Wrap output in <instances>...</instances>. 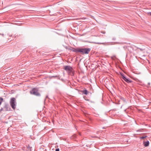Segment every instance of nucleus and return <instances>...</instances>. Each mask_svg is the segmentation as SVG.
<instances>
[{"instance_id":"obj_16","label":"nucleus","mask_w":151,"mask_h":151,"mask_svg":"<svg viewBox=\"0 0 151 151\" xmlns=\"http://www.w3.org/2000/svg\"><path fill=\"white\" fill-rule=\"evenodd\" d=\"M148 14L151 15V12L148 13Z\"/></svg>"},{"instance_id":"obj_19","label":"nucleus","mask_w":151,"mask_h":151,"mask_svg":"<svg viewBox=\"0 0 151 151\" xmlns=\"http://www.w3.org/2000/svg\"><path fill=\"white\" fill-rule=\"evenodd\" d=\"M148 85H150V83H148Z\"/></svg>"},{"instance_id":"obj_3","label":"nucleus","mask_w":151,"mask_h":151,"mask_svg":"<svg viewBox=\"0 0 151 151\" xmlns=\"http://www.w3.org/2000/svg\"><path fill=\"white\" fill-rule=\"evenodd\" d=\"M64 69L68 72L72 73L73 75H75L73 69L70 66H64Z\"/></svg>"},{"instance_id":"obj_13","label":"nucleus","mask_w":151,"mask_h":151,"mask_svg":"<svg viewBox=\"0 0 151 151\" xmlns=\"http://www.w3.org/2000/svg\"><path fill=\"white\" fill-rule=\"evenodd\" d=\"M55 151H59V148L56 149Z\"/></svg>"},{"instance_id":"obj_1","label":"nucleus","mask_w":151,"mask_h":151,"mask_svg":"<svg viewBox=\"0 0 151 151\" xmlns=\"http://www.w3.org/2000/svg\"><path fill=\"white\" fill-rule=\"evenodd\" d=\"M78 52H81L82 54H88L90 51L89 48H82L78 49L77 50Z\"/></svg>"},{"instance_id":"obj_5","label":"nucleus","mask_w":151,"mask_h":151,"mask_svg":"<svg viewBox=\"0 0 151 151\" xmlns=\"http://www.w3.org/2000/svg\"><path fill=\"white\" fill-rule=\"evenodd\" d=\"M126 76H122V78L128 83H131L132 81L131 80L127 78Z\"/></svg>"},{"instance_id":"obj_10","label":"nucleus","mask_w":151,"mask_h":151,"mask_svg":"<svg viewBox=\"0 0 151 151\" xmlns=\"http://www.w3.org/2000/svg\"><path fill=\"white\" fill-rule=\"evenodd\" d=\"M147 137V136H142V137H140V138L141 139H144L146 137Z\"/></svg>"},{"instance_id":"obj_9","label":"nucleus","mask_w":151,"mask_h":151,"mask_svg":"<svg viewBox=\"0 0 151 151\" xmlns=\"http://www.w3.org/2000/svg\"><path fill=\"white\" fill-rule=\"evenodd\" d=\"M119 73L121 76H124L125 75H128L126 73L123 72H120Z\"/></svg>"},{"instance_id":"obj_17","label":"nucleus","mask_w":151,"mask_h":151,"mask_svg":"<svg viewBox=\"0 0 151 151\" xmlns=\"http://www.w3.org/2000/svg\"><path fill=\"white\" fill-rule=\"evenodd\" d=\"M141 129H139L138 130H137V132H138V131H141Z\"/></svg>"},{"instance_id":"obj_14","label":"nucleus","mask_w":151,"mask_h":151,"mask_svg":"<svg viewBox=\"0 0 151 151\" xmlns=\"http://www.w3.org/2000/svg\"><path fill=\"white\" fill-rule=\"evenodd\" d=\"M78 49H75L74 50H73V51H74V52H78L76 50H77Z\"/></svg>"},{"instance_id":"obj_6","label":"nucleus","mask_w":151,"mask_h":151,"mask_svg":"<svg viewBox=\"0 0 151 151\" xmlns=\"http://www.w3.org/2000/svg\"><path fill=\"white\" fill-rule=\"evenodd\" d=\"M82 93L83 94L87 95L88 94L89 92H88L87 90L85 89L82 91Z\"/></svg>"},{"instance_id":"obj_18","label":"nucleus","mask_w":151,"mask_h":151,"mask_svg":"<svg viewBox=\"0 0 151 151\" xmlns=\"http://www.w3.org/2000/svg\"><path fill=\"white\" fill-rule=\"evenodd\" d=\"M57 76H52V77H57Z\"/></svg>"},{"instance_id":"obj_4","label":"nucleus","mask_w":151,"mask_h":151,"mask_svg":"<svg viewBox=\"0 0 151 151\" xmlns=\"http://www.w3.org/2000/svg\"><path fill=\"white\" fill-rule=\"evenodd\" d=\"M30 93L31 94L37 96H39L40 95V93L38 92V90L37 88H33L30 91Z\"/></svg>"},{"instance_id":"obj_12","label":"nucleus","mask_w":151,"mask_h":151,"mask_svg":"<svg viewBox=\"0 0 151 151\" xmlns=\"http://www.w3.org/2000/svg\"><path fill=\"white\" fill-rule=\"evenodd\" d=\"M28 151H31V149L30 147H28Z\"/></svg>"},{"instance_id":"obj_7","label":"nucleus","mask_w":151,"mask_h":151,"mask_svg":"<svg viewBox=\"0 0 151 151\" xmlns=\"http://www.w3.org/2000/svg\"><path fill=\"white\" fill-rule=\"evenodd\" d=\"M144 145L145 147H147L149 146V141H147L144 142Z\"/></svg>"},{"instance_id":"obj_8","label":"nucleus","mask_w":151,"mask_h":151,"mask_svg":"<svg viewBox=\"0 0 151 151\" xmlns=\"http://www.w3.org/2000/svg\"><path fill=\"white\" fill-rule=\"evenodd\" d=\"M9 107V106L8 104H6L4 106V108L6 109L5 110L6 111H8L9 110L8 109Z\"/></svg>"},{"instance_id":"obj_2","label":"nucleus","mask_w":151,"mask_h":151,"mask_svg":"<svg viewBox=\"0 0 151 151\" xmlns=\"http://www.w3.org/2000/svg\"><path fill=\"white\" fill-rule=\"evenodd\" d=\"M10 104L12 108L14 110L16 106V99L14 98L13 97L11 98Z\"/></svg>"},{"instance_id":"obj_11","label":"nucleus","mask_w":151,"mask_h":151,"mask_svg":"<svg viewBox=\"0 0 151 151\" xmlns=\"http://www.w3.org/2000/svg\"><path fill=\"white\" fill-rule=\"evenodd\" d=\"M2 36V37H4V34H0V36Z\"/></svg>"},{"instance_id":"obj_15","label":"nucleus","mask_w":151,"mask_h":151,"mask_svg":"<svg viewBox=\"0 0 151 151\" xmlns=\"http://www.w3.org/2000/svg\"><path fill=\"white\" fill-rule=\"evenodd\" d=\"M3 110V108H1L0 109V112L2 111V110Z\"/></svg>"}]
</instances>
